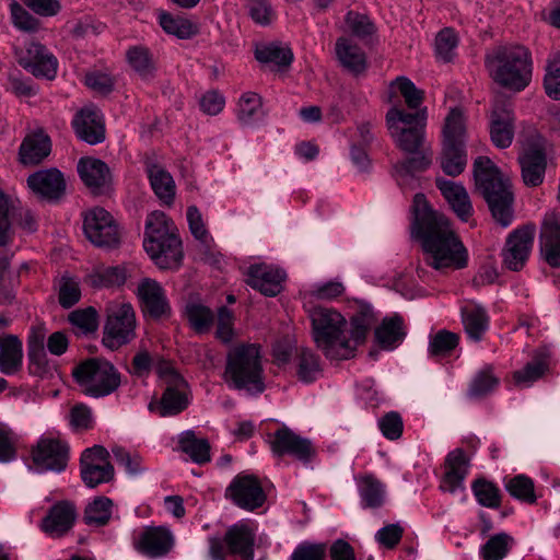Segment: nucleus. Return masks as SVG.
Wrapping results in <instances>:
<instances>
[{
    "label": "nucleus",
    "mask_w": 560,
    "mask_h": 560,
    "mask_svg": "<svg viewBox=\"0 0 560 560\" xmlns=\"http://www.w3.org/2000/svg\"><path fill=\"white\" fill-rule=\"evenodd\" d=\"M19 63L37 78L51 80L56 77L58 61L56 57L39 43H31L19 56Z\"/></svg>",
    "instance_id": "dca6fc26"
},
{
    "label": "nucleus",
    "mask_w": 560,
    "mask_h": 560,
    "mask_svg": "<svg viewBox=\"0 0 560 560\" xmlns=\"http://www.w3.org/2000/svg\"><path fill=\"white\" fill-rule=\"evenodd\" d=\"M72 375L85 395L96 398L112 394L120 385V373L105 359H88L73 369Z\"/></svg>",
    "instance_id": "0eeeda50"
},
{
    "label": "nucleus",
    "mask_w": 560,
    "mask_h": 560,
    "mask_svg": "<svg viewBox=\"0 0 560 560\" xmlns=\"http://www.w3.org/2000/svg\"><path fill=\"white\" fill-rule=\"evenodd\" d=\"M32 459L39 472H61L69 459L67 443L52 438H42L32 450Z\"/></svg>",
    "instance_id": "4468645a"
},
{
    "label": "nucleus",
    "mask_w": 560,
    "mask_h": 560,
    "mask_svg": "<svg viewBox=\"0 0 560 560\" xmlns=\"http://www.w3.org/2000/svg\"><path fill=\"white\" fill-rule=\"evenodd\" d=\"M28 359L30 370L32 373L39 374L45 369V349H44V334L33 335L28 340Z\"/></svg>",
    "instance_id": "e2e57ef3"
},
{
    "label": "nucleus",
    "mask_w": 560,
    "mask_h": 560,
    "mask_svg": "<svg viewBox=\"0 0 560 560\" xmlns=\"http://www.w3.org/2000/svg\"><path fill=\"white\" fill-rule=\"evenodd\" d=\"M322 372L319 358L308 349H302L298 355V376L304 383L317 380Z\"/></svg>",
    "instance_id": "6e6d98bb"
},
{
    "label": "nucleus",
    "mask_w": 560,
    "mask_h": 560,
    "mask_svg": "<svg viewBox=\"0 0 560 560\" xmlns=\"http://www.w3.org/2000/svg\"><path fill=\"white\" fill-rule=\"evenodd\" d=\"M128 65L145 81L154 78L156 67L151 51L144 46H132L126 52Z\"/></svg>",
    "instance_id": "79ce46f5"
},
{
    "label": "nucleus",
    "mask_w": 560,
    "mask_h": 560,
    "mask_svg": "<svg viewBox=\"0 0 560 560\" xmlns=\"http://www.w3.org/2000/svg\"><path fill=\"white\" fill-rule=\"evenodd\" d=\"M514 116L511 104L497 101L490 117V137L492 143L500 149L509 148L514 137Z\"/></svg>",
    "instance_id": "f3484780"
},
{
    "label": "nucleus",
    "mask_w": 560,
    "mask_h": 560,
    "mask_svg": "<svg viewBox=\"0 0 560 560\" xmlns=\"http://www.w3.org/2000/svg\"><path fill=\"white\" fill-rule=\"evenodd\" d=\"M255 57L262 63H275L277 66H289L293 60V54L289 47L275 43L257 47Z\"/></svg>",
    "instance_id": "8fccbe9b"
},
{
    "label": "nucleus",
    "mask_w": 560,
    "mask_h": 560,
    "mask_svg": "<svg viewBox=\"0 0 560 560\" xmlns=\"http://www.w3.org/2000/svg\"><path fill=\"white\" fill-rule=\"evenodd\" d=\"M22 341L15 335L0 337V373L13 375L22 368Z\"/></svg>",
    "instance_id": "473e14b6"
},
{
    "label": "nucleus",
    "mask_w": 560,
    "mask_h": 560,
    "mask_svg": "<svg viewBox=\"0 0 560 560\" xmlns=\"http://www.w3.org/2000/svg\"><path fill=\"white\" fill-rule=\"evenodd\" d=\"M336 56L340 65L353 74H360L366 69L364 51L349 38L340 37L335 45Z\"/></svg>",
    "instance_id": "2f4dec72"
},
{
    "label": "nucleus",
    "mask_w": 560,
    "mask_h": 560,
    "mask_svg": "<svg viewBox=\"0 0 560 560\" xmlns=\"http://www.w3.org/2000/svg\"><path fill=\"white\" fill-rule=\"evenodd\" d=\"M69 322L78 334L88 335L97 329V313L92 306L75 310L69 314Z\"/></svg>",
    "instance_id": "13d9d810"
},
{
    "label": "nucleus",
    "mask_w": 560,
    "mask_h": 560,
    "mask_svg": "<svg viewBox=\"0 0 560 560\" xmlns=\"http://www.w3.org/2000/svg\"><path fill=\"white\" fill-rule=\"evenodd\" d=\"M412 233L421 241L425 264L436 270L462 269L468 253L451 226L450 220L434 211L423 194H416L412 203Z\"/></svg>",
    "instance_id": "f257e3e1"
},
{
    "label": "nucleus",
    "mask_w": 560,
    "mask_h": 560,
    "mask_svg": "<svg viewBox=\"0 0 560 560\" xmlns=\"http://www.w3.org/2000/svg\"><path fill=\"white\" fill-rule=\"evenodd\" d=\"M31 190L48 201H58L66 191V180L57 168L40 170L27 178Z\"/></svg>",
    "instance_id": "aec40b11"
},
{
    "label": "nucleus",
    "mask_w": 560,
    "mask_h": 560,
    "mask_svg": "<svg viewBox=\"0 0 560 560\" xmlns=\"http://www.w3.org/2000/svg\"><path fill=\"white\" fill-rule=\"evenodd\" d=\"M19 435L5 423L0 422V462L8 463L16 457Z\"/></svg>",
    "instance_id": "680f3d73"
},
{
    "label": "nucleus",
    "mask_w": 560,
    "mask_h": 560,
    "mask_svg": "<svg viewBox=\"0 0 560 560\" xmlns=\"http://www.w3.org/2000/svg\"><path fill=\"white\" fill-rule=\"evenodd\" d=\"M544 89L551 100H560V51L550 55L546 61Z\"/></svg>",
    "instance_id": "3c124183"
},
{
    "label": "nucleus",
    "mask_w": 560,
    "mask_h": 560,
    "mask_svg": "<svg viewBox=\"0 0 560 560\" xmlns=\"http://www.w3.org/2000/svg\"><path fill=\"white\" fill-rule=\"evenodd\" d=\"M476 189L486 200L493 220L502 228L511 225L514 219L512 185L488 156L474 161Z\"/></svg>",
    "instance_id": "f03ea898"
},
{
    "label": "nucleus",
    "mask_w": 560,
    "mask_h": 560,
    "mask_svg": "<svg viewBox=\"0 0 560 560\" xmlns=\"http://www.w3.org/2000/svg\"><path fill=\"white\" fill-rule=\"evenodd\" d=\"M51 150L49 137L42 130L27 135L19 149L20 161L24 165H36L47 158Z\"/></svg>",
    "instance_id": "c85d7f7f"
},
{
    "label": "nucleus",
    "mask_w": 560,
    "mask_h": 560,
    "mask_svg": "<svg viewBox=\"0 0 560 560\" xmlns=\"http://www.w3.org/2000/svg\"><path fill=\"white\" fill-rule=\"evenodd\" d=\"M143 247L161 269L176 268L183 258L182 242L161 211H154L147 218Z\"/></svg>",
    "instance_id": "423d86ee"
},
{
    "label": "nucleus",
    "mask_w": 560,
    "mask_h": 560,
    "mask_svg": "<svg viewBox=\"0 0 560 560\" xmlns=\"http://www.w3.org/2000/svg\"><path fill=\"white\" fill-rule=\"evenodd\" d=\"M376 322V314L369 303H358L357 311L351 317L350 340L357 346L365 340L369 329Z\"/></svg>",
    "instance_id": "e433bc0d"
},
{
    "label": "nucleus",
    "mask_w": 560,
    "mask_h": 560,
    "mask_svg": "<svg viewBox=\"0 0 560 560\" xmlns=\"http://www.w3.org/2000/svg\"><path fill=\"white\" fill-rule=\"evenodd\" d=\"M175 383L165 385L161 399L151 402V411L156 410L160 417L175 416L184 411L189 405V387L184 378H175Z\"/></svg>",
    "instance_id": "6ab92c4d"
},
{
    "label": "nucleus",
    "mask_w": 560,
    "mask_h": 560,
    "mask_svg": "<svg viewBox=\"0 0 560 560\" xmlns=\"http://www.w3.org/2000/svg\"><path fill=\"white\" fill-rule=\"evenodd\" d=\"M446 472L441 483V489L454 493L462 488L463 481L468 474V460L465 453L456 448L448 453L446 460Z\"/></svg>",
    "instance_id": "7c9ffc66"
},
{
    "label": "nucleus",
    "mask_w": 560,
    "mask_h": 560,
    "mask_svg": "<svg viewBox=\"0 0 560 560\" xmlns=\"http://www.w3.org/2000/svg\"><path fill=\"white\" fill-rule=\"evenodd\" d=\"M393 85H396L410 109H418L423 102V91L406 77H398Z\"/></svg>",
    "instance_id": "338daca9"
},
{
    "label": "nucleus",
    "mask_w": 560,
    "mask_h": 560,
    "mask_svg": "<svg viewBox=\"0 0 560 560\" xmlns=\"http://www.w3.org/2000/svg\"><path fill=\"white\" fill-rule=\"evenodd\" d=\"M540 254L552 268L560 267V223L553 219H546L540 229Z\"/></svg>",
    "instance_id": "cd10ccee"
},
{
    "label": "nucleus",
    "mask_w": 560,
    "mask_h": 560,
    "mask_svg": "<svg viewBox=\"0 0 560 560\" xmlns=\"http://www.w3.org/2000/svg\"><path fill=\"white\" fill-rule=\"evenodd\" d=\"M498 383L499 381L493 376L491 369L486 368L478 372L472 378L468 389V396L471 398L482 397L493 390Z\"/></svg>",
    "instance_id": "052dcab7"
},
{
    "label": "nucleus",
    "mask_w": 560,
    "mask_h": 560,
    "mask_svg": "<svg viewBox=\"0 0 560 560\" xmlns=\"http://www.w3.org/2000/svg\"><path fill=\"white\" fill-rule=\"evenodd\" d=\"M75 135L89 144H97L104 141L105 130L102 116L94 108H83L72 121Z\"/></svg>",
    "instance_id": "393cba45"
},
{
    "label": "nucleus",
    "mask_w": 560,
    "mask_h": 560,
    "mask_svg": "<svg viewBox=\"0 0 560 560\" xmlns=\"http://www.w3.org/2000/svg\"><path fill=\"white\" fill-rule=\"evenodd\" d=\"M224 380L234 389L262 393L265 378L259 347L240 345L231 349L226 357Z\"/></svg>",
    "instance_id": "39448f33"
},
{
    "label": "nucleus",
    "mask_w": 560,
    "mask_h": 560,
    "mask_svg": "<svg viewBox=\"0 0 560 560\" xmlns=\"http://www.w3.org/2000/svg\"><path fill=\"white\" fill-rule=\"evenodd\" d=\"M515 545V539L508 533H498L490 536L480 548L482 560H502Z\"/></svg>",
    "instance_id": "a18cd8bd"
},
{
    "label": "nucleus",
    "mask_w": 560,
    "mask_h": 560,
    "mask_svg": "<svg viewBox=\"0 0 560 560\" xmlns=\"http://www.w3.org/2000/svg\"><path fill=\"white\" fill-rule=\"evenodd\" d=\"M522 178L526 186H539L545 178L547 156L540 143H530L518 156Z\"/></svg>",
    "instance_id": "a211bd4d"
},
{
    "label": "nucleus",
    "mask_w": 560,
    "mask_h": 560,
    "mask_svg": "<svg viewBox=\"0 0 560 560\" xmlns=\"http://www.w3.org/2000/svg\"><path fill=\"white\" fill-rule=\"evenodd\" d=\"M285 273L267 265H255L248 268L247 284L266 296H276L282 290Z\"/></svg>",
    "instance_id": "b1692460"
},
{
    "label": "nucleus",
    "mask_w": 560,
    "mask_h": 560,
    "mask_svg": "<svg viewBox=\"0 0 560 560\" xmlns=\"http://www.w3.org/2000/svg\"><path fill=\"white\" fill-rule=\"evenodd\" d=\"M135 546L139 552L150 558L166 556L174 546V536L163 526L147 527L138 537Z\"/></svg>",
    "instance_id": "4be33fe9"
},
{
    "label": "nucleus",
    "mask_w": 560,
    "mask_h": 560,
    "mask_svg": "<svg viewBox=\"0 0 560 560\" xmlns=\"http://www.w3.org/2000/svg\"><path fill=\"white\" fill-rule=\"evenodd\" d=\"M208 542L212 560H225L226 555L236 556L241 560L254 559L255 533L245 523L229 527L223 538L209 537Z\"/></svg>",
    "instance_id": "6e6552de"
},
{
    "label": "nucleus",
    "mask_w": 560,
    "mask_h": 560,
    "mask_svg": "<svg viewBox=\"0 0 560 560\" xmlns=\"http://www.w3.org/2000/svg\"><path fill=\"white\" fill-rule=\"evenodd\" d=\"M160 25L167 34L174 35L179 39H188L198 33V27L189 20L183 16H174L162 12L159 15Z\"/></svg>",
    "instance_id": "49530a36"
},
{
    "label": "nucleus",
    "mask_w": 560,
    "mask_h": 560,
    "mask_svg": "<svg viewBox=\"0 0 560 560\" xmlns=\"http://www.w3.org/2000/svg\"><path fill=\"white\" fill-rule=\"evenodd\" d=\"M113 501L106 497H97L84 510L83 521L90 526H104L112 516Z\"/></svg>",
    "instance_id": "de8ad7c7"
},
{
    "label": "nucleus",
    "mask_w": 560,
    "mask_h": 560,
    "mask_svg": "<svg viewBox=\"0 0 560 560\" xmlns=\"http://www.w3.org/2000/svg\"><path fill=\"white\" fill-rule=\"evenodd\" d=\"M466 117L460 107H452L443 126V142L465 143Z\"/></svg>",
    "instance_id": "c03bdc74"
},
{
    "label": "nucleus",
    "mask_w": 560,
    "mask_h": 560,
    "mask_svg": "<svg viewBox=\"0 0 560 560\" xmlns=\"http://www.w3.org/2000/svg\"><path fill=\"white\" fill-rule=\"evenodd\" d=\"M18 224L24 232L33 233L37 230V221L31 210L16 212L15 201L0 190V247H8L15 238Z\"/></svg>",
    "instance_id": "f8f14e48"
},
{
    "label": "nucleus",
    "mask_w": 560,
    "mask_h": 560,
    "mask_svg": "<svg viewBox=\"0 0 560 560\" xmlns=\"http://www.w3.org/2000/svg\"><path fill=\"white\" fill-rule=\"evenodd\" d=\"M505 490L516 500L533 504L537 498L534 481L526 475H516L505 481Z\"/></svg>",
    "instance_id": "603ef678"
},
{
    "label": "nucleus",
    "mask_w": 560,
    "mask_h": 560,
    "mask_svg": "<svg viewBox=\"0 0 560 560\" xmlns=\"http://www.w3.org/2000/svg\"><path fill=\"white\" fill-rule=\"evenodd\" d=\"M548 368L547 362L541 359H535L528 362L522 370L515 371L513 378L520 386L527 387L540 378Z\"/></svg>",
    "instance_id": "bf43d9fd"
},
{
    "label": "nucleus",
    "mask_w": 560,
    "mask_h": 560,
    "mask_svg": "<svg viewBox=\"0 0 560 560\" xmlns=\"http://www.w3.org/2000/svg\"><path fill=\"white\" fill-rule=\"evenodd\" d=\"M361 504L364 509H378L385 502V486L373 475L355 477Z\"/></svg>",
    "instance_id": "72a5a7b5"
},
{
    "label": "nucleus",
    "mask_w": 560,
    "mask_h": 560,
    "mask_svg": "<svg viewBox=\"0 0 560 560\" xmlns=\"http://www.w3.org/2000/svg\"><path fill=\"white\" fill-rule=\"evenodd\" d=\"M467 165L465 143H445L441 156V167L448 176H458Z\"/></svg>",
    "instance_id": "a19ab883"
},
{
    "label": "nucleus",
    "mask_w": 560,
    "mask_h": 560,
    "mask_svg": "<svg viewBox=\"0 0 560 560\" xmlns=\"http://www.w3.org/2000/svg\"><path fill=\"white\" fill-rule=\"evenodd\" d=\"M313 339L327 359L348 360L354 357V345L347 336V320L337 311L314 307L310 312Z\"/></svg>",
    "instance_id": "20e7f679"
},
{
    "label": "nucleus",
    "mask_w": 560,
    "mask_h": 560,
    "mask_svg": "<svg viewBox=\"0 0 560 560\" xmlns=\"http://www.w3.org/2000/svg\"><path fill=\"white\" fill-rule=\"evenodd\" d=\"M486 65L493 81L505 89L520 92L532 81V54L524 46H500L487 55Z\"/></svg>",
    "instance_id": "7ed1b4c3"
},
{
    "label": "nucleus",
    "mask_w": 560,
    "mask_h": 560,
    "mask_svg": "<svg viewBox=\"0 0 560 560\" xmlns=\"http://www.w3.org/2000/svg\"><path fill=\"white\" fill-rule=\"evenodd\" d=\"M374 335L381 348L385 350L395 349L404 341L407 335L404 318L398 314L384 317L382 323L375 328Z\"/></svg>",
    "instance_id": "c756f323"
},
{
    "label": "nucleus",
    "mask_w": 560,
    "mask_h": 560,
    "mask_svg": "<svg viewBox=\"0 0 560 560\" xmlns=\"http://www.w3.org/2000/svg\"><path fill=\"white\" fill-rule=\"evenodd\" d=\"M226 498L238 508L254 511L266 501V493L260 481L253 475L236 476L226 489Z\"/></svg>",
    "instance_id": "2eb2a0df"
},
{
    "label": "nucleus",
    "mask_w": 560,
    "mask_h": 560,
    "mask_svg": "<svg viewBox=\"0 0 560 560\" xmlns=\"http://www.w3.org/2000/svg\"><path fill=\"white\" fill-rule=\"evenodd\" d=\"M535 228L525 225L511 232L502 249V264L511 271H520L530 255Z\"/></svg>",
    "instance_id": "ddd939ff"
},
{
    "label": "nucleus",
    "mask_w": 560,
    "mask_h": 560,
    "mask_svg": "<svg viewBox=\"0 0 560 560\" xmlns=\"http://www.w3.org/2000/svg\"><path fill=\"white\" fill-rule=\"evenodd\" d=\"M326 552L325 544L304 541L293 550L290 560H325Z\"/></svg>",
    "instance_id": "774afa93"
},
{
    "label": "nucleus",
    "mask_w": 560,
    "mask_h": 560,
    "mask_svg": "<svg viewBox=\"0 0 560 560\" xmlns=\"http://www.w3.org/2000/svg\"><path fill=\"white\" fill-rule=\"evenodd\" d=\"M458 345V336L448 330H440L431 337L429 352L431 355H445Z\"/></svg>",
    "instance_id": "0e129e2a"
},
{
    "label": "nucleus",
    "mask_w": 560,
    "mask_h": 560,
    "mask_svg": "<svg viewBox=\"0 0 560 560\" xmlns=\"http://www.w3.org/2000/svg\"><path fill=\"white\" fill-rule=\"evenodd\" d=\"M78 517L73 502L62 500L55 503L43 518L42 528L49 536L58 538L67 534Z\"/></svg>",
    "instance_id": "412c9836"
},
{
    "label": "nucleus",
    "mask_w": 560,
    "mask_h": 560,
    "mask_svg": "<svg viewBox=\"0 0 560 560\" xmlns=\"http://www.w3.org/2000/svg\"><path fill=\"white\" fill-rule=\"evenodd\" d=\"M471 490L480 505L489 509L500 506L502 493L493 482L485 478H478L472 482Z\"/></svg>",
    "instance_id": "09e8293b"
},
{
    "label": "nucleus",
    "mask_w": 560,
    "mask_h": 560,
    "mask_svg": "<svg viewBox=\"0 0 560 560\" xmlns=\"http://www.w3.org/2000/svg\"><path fill=\"white\" fill-rule=\"evenodd\" d=\"M186 314L191 327L198 332L203 334L208 331L213 322V312L199 303H190L186 306Z\"/></svg>",
    "instance_id": "4d7b16f0"
},
{
    "label": "nucleus",
    "mask_w": 560,
    "mask_h": 560,
    "mask_svg": "<svg viewBox=\"0 0 560 560\" xmlns=\"http://www.w3.org/2000/svg\"><path fill=\"white\" fill-rule=\"evenodd\" d=\"M136 312L129 303H115L106 308L103 345L116 350L136 338Z\"/></svg>",
    "instance_id": "1a4fd4ad"
},
{
    "label": "nucleus",
    "mask_w": 560,
    "mask_h": 560,
    "mask_svg": "<svg viewBox=\"0 0 560 560\" xmlns=\"http://www.w3.org/2000/svg\"><path fill=\"white\" fill-rule=\"evenodd\" d=\"M58 301L63 308H70L80 301L81 289L77 278L62 275L57 281Z\"/></svg>",
    "instance_id": "864d4df0"
},
{
    "label": "nucleus",
    "mask_w": 560,
    "mask_h": 560,
    "mask_svg": "<svg viewBox=\"0 0 560 560\" xmlns=\"http://www.w3.org/2000/svg\"><path fill=\"white\" fill-rule=\"evenodd\" d=\"M179 448L199 465L210 462V444L206 439H198L195 431L187 430L179 435Z\"/></svg>",
    "instance_id": "ea45409f"
},
{
    "label": "nucleus",
    "mask_w": 560,
    "mask_h": 560,
    "mask_svg": "<svg viewBox=\"0 0 560 560\" xmlns=\"http://www.w3.org/2000/svg\"><path fill=\"white\" fill-rule=\"evenodd\" d=\"M138 296L142 303L143 312L154 319L168 316L171 307L163 288L149 278L143 279L138 285Z\"/></svg>",
    "instance_id": "5701e85b"
},
{
    "label": "nucleus",
    "mask_w": 560,
    "mask_h": 560,
    "mask_svg": "<svg viewBox=\"0 0 560 560\" xmlns=\"http://www.w3.org/2000/svg\"><path fill=\"white\" fill-rule=\"evenodd\" d=\"M83 232L97 247L115 248L120 243V232L113 215L104 208L95 207L84 213Z\"/></svg>",
    "instance_id": "9d476101"
},
{
    "label": "nucleus",
    "mask_w": 560,
    "mask_h": 560,
    "mask_svg": "<svg viewBox=\"0 0 560 560\" xmlns=\"http://www.w3.org/2000/svg\"><path fill=\"white\" fill-rule=\"evenodd\" d=\"M82 182L92 189H100L109 180V168L101 160L82 158L78 163Z\"/></svg>",
    "instance_id": "f704fd0d"
},
{
    "label": "nucleus",
    "mask_w": 560,
    "mask_h": 560,
    "mask_svg": "<svg viewBox=\"0 0 560 560\" xmlns=\"http://www.w3.org/2000/svg\"><path fill=\"white\" fill-rule=\"evenodd\" d=\"M145 173L155 196L165 205L173 203L176 194V185L173 176L152 159L144 161Z\"/></svg>",
    "instance_id": "bb28decb"
},
{
    "label": "nucleus",
    "mask_w": 560,
    "mask_h": 560,
    "mask_svg": "<svg viewBox=\"0 0 560 560\" xmlns=\"http://www.w3.org/2000/svg\"><path fill=\"white\" fill-rule=\"evenodd\" d=\"M268 443L277 457L289 456L306 464L316 455V448L310 439L301 436L285 425L269 434Z\"/></svg>",
    "instance_id": "9b49d317"
},
{
    "label": "nucleus",
    "mask_w": 560,
    "mask_h": 560,
    "mask_svg": "<svg viewBox=\"0 0 560 560\" xmlns=\"http://www.w3.org/2000/svg\"><path fill=\"white\" fill-rule=\"evenodd\" d=\"M462 322L468 337L479 341L488 329L489 317L482 306L471 303L462 307Z\"/></svg>",
    "instance_id": "c9c22d12"
},
{
    "label": "nucleus",
    "mask_w": 560,
    "mask_h": 560,
    "mask_svg": "<svg viewBox=\"0 0 560 560\" xmlns=\"http://www.w3.org/2000/svg\"><path fill=\"white\" fill-rule=\"evenodd\" d=\"M236 116L242 126H256L264 118L261 96L255 92L242 94L237 104Z\"/></svg>",
    "instance_id": "4c0bfd02"
},
{
    "label": "nucleus",
    "mask_w": 560,
    "mask_h": 560,
    "mask_svg": "<svg viewBox=\"0 0 560 560\" xmlns=\"http://www.w3.org/2000/svg\"><path fill=\"white\" fill-rule=\"evenodd\" d=\"M81 477L88 487L94 488L101 483L110 481L114 477V468L109 463L81 464Z\"/></svg>",
    "instance_id": "5fc2aeb1"
},
{
    "label": "nucleus",
    "mask_w": 560,
    "mask_h": 560,
    "mask_svg": "<svg viewBox=\"0 0 560 560\" xmlns=\"http://www.w3.org/2000/svg\"><path fill=\"white\" fill-rule=\"evenodd\" d=\"M435 184L456 215L460 220L467 221L471 217L474 209L466 188L460 183L442 177H438Z\"/></svg>",
    "instance_id": "a878e982"
},
{
    "label": "nucleus",
    "mask_w": 560,
    "mask_h": 560,
    "mask_svg": "<svg viewBox=\"0 0 560 560\" xmlns=\"http://www.w3.org/2000/svg\"><path fill=\"white\" fill-rule=\"evenodd\" d=\"M427 108H418L416 113H407L396 106L386 114V125L389 131L401 130L404 127L425 126Z\"/></svg>",
    "instance_id": "37998d69"
},
{
    "label": "nucleus",
    "mask_w": 560,
    "mask_h": 560,
    "mask_svg": "<svg viewBox=\"0 0 560 560\" xmlns=\"http://www.w3.org/2000/svg\"><path fill=\"white\" fill-rule=\"evenodd\" d=\"M389 133L396 145L406 153L429 148L425 142V126L404 127L401 130L389 131Z\"/></svg>",
    "instance_id": "58836bf2"
},
{
    "label": "nucleus",
    "mask_w": 560,
    "mask_h": 560,
    "mask_svg": "<svg viewBox=\"0 0 560 560\" xmlns=\"http://www.w3.org/2000/svg\"><path fill=\"white\" fill-rule=\"evenodd\" d=\"M11 18L16 28L34 33L40 28V22L26 11L19 2L13 1L10 4Z\"/></svg>",
    "instance_id": "69168bd1"
}]
</instances>
